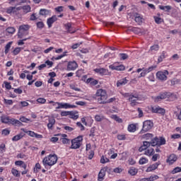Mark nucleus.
I'll list each match as a JSON object with an SVG mask.
<instances>
[{"instance_id": "1", "label": "nucleus", "mask_w": 181, "mask_h": 181, "mask_svg": "<svg viewBox=\"0 0 181 181\" xmlns=\"http://www.w3.org/2000/svg\"><path fill=\"white\" fill-rule=\"evenodd\" d=\"M108 96L107 95V92L105 90L99 89L96 92V100L99 104H107L108 100H107Z\"/></svg>"}, {"instance_id": "2", "label": "nucleus", "mask_w": 181, "mask_h": 181, "mask_svg": "<svg viewBox=\"0 0 181 181\" xmlns=\"http://www.w3.org/2000/svg\"><path fill=\"white\" fill-rule=\"evenodd\" d=\"M29 29H30V25L28 24L20 25L18 32L19 39H23L25 36H28L29 35Z\"/></svg>"}, {"instance_id": "3", "label": "nucleus", "mask_w": 181, "mask_h": 181, "mask_svg": "<svg viewBox=\"0 0 181 181\" xmlns=\"http://www.w3.org/2000/svg\"><path fill=\"white\" fill-rule=\"evenodd\" d=\"M57 163V156L56 155H52L49 156L48 157H45L42 160L44 166H46L47 165L48 166H53V165H56Z\"/></svg>"}, {"instance_id": "4", "label": "nucleus", "mask_w": 181, "mask_h": 181, "mask_svg": "<svg viewBox=\"0 0 181 181\" xmlns=\"http://www.w3.org/2000/svg\"><path fill=\"white\" fill-rule=\"evenodd\" d=\"M71 142V149H78L80 146H81V142H83V136H78V137L72 139Z\"/></svg>"}, {"instance_id": "5", "label": "nucleus", "mask_w": 181, "mask_h": 181, "mask_svg": "<svg viewBox=\"0 0 181 181\" xmlns=\"http://www.w3.org/2000/svg\"><path fill=\"white\" fill-rule=\"evenodd\" d=\"M153 127V122L151 120H146L143 123V128L141 131V134H145V132H148V131H150V129H152V127Z\"/></svg>"}, {"instance_id": "6", "label": "nucleus", "mask_w": 181, "mask_h": 181, "mask_svg": "<svg viewBox=\"0 0 181 181\" xmlns=\"http://www.w3.org/2000/svg\"><path fill=\"white\" fill-rule=\"evenodd\" d=\"M168 76H169V71L168 70L163 71H160L156 73V77L160 81H166L168 80Z\"/></svg>"}, {"instance_id": "7", "label": "nucleus", "mask_w": 181, "mask_h": 181, "mask_svg": "<svg viewBox=\"0 0 181 181\" xmlns=\"http://www.w3.org/2000/svg\"><path fill=\"white\" fill-rule=\"evenodd\" d=\"M169 97H170V93L169 92L162 93L155 98V103H159L160 100H165L166 98H169Z\"/></svg>"}, {"instance_id": "8", "label": "nucleus", "mask_w": 181, "mask_h": 181, "mask_svg": "<svg viewBox=\"0 0 181 181\" xmlns=\"http://www.w3.org/2000/svg\"><path fill=\"white\" fill-rule=\"evenodd\" d=\"M138 100H139V96L136 94L130 95V98H129V101L130 102V105L132 107H135L138 104Z\"/></svg>"}, {"instance_id": "9", "label": "nucleus", "mask_w": 181, "mask_h": 181, "mask_svg": "<svg viewBox=\"0 0 181 181\" xmlns=\"http://www.w3.org/2000/svg\"><path fill=\"white\" fill-rule=\"evenodd\" d=\"M93 71H95V73H98L101 76H111V72L104 68L95 69Z\"/></svg>"}, {"instance_id": "10", "label": "nucleus", "mask_w": 181, "mask_h": 181, "mask_svg": "<svg viewBox=\"0 0 181 181\" xmlns=\"http://www.w3.org/2000/svg\"><path fill=\"white\" fill-rule=\"evenodd\" d=\"M55 136H61L60 141H62V144L69 145L71 141L70 139H67V134H55Z\"/></svg>"}, {"instance_id": "11", "label": "nucleus", "mask_w": 181, "mask_h": 181, "mask_svg": "<svg viewBox=\"0 0 181 181\" xmlns=\"http://www.w3.org/2000/svg\"><path fill=\"white\" fill-rule=\"evenodd\" d=\"M78 67V65L76 62V61L69 62L67 65L68 71H71L76 70Z\"/></svg>"}, {"instance_id": "12", "label": "nucleus", "mask_w": 181, "mask_h": 181, "mask_svg": "<svg viewBox=\"0 0 181 181\" xmlns=\"http://www.w3.org/2000/svg\"><path fill=\"white\" fill-rule=\"evenodd\" d=\"M57 21V16L54 15L51 18H47V25L48 28H52L53 26V23Z\"/></svg>"}, {"instance_id": "13", "label": "nucleus", "mask_w": 181, "mask_h": 181, "mask_svg": "<svg viewBox=\"0 0 181 181\" xmlns=\"http://www.w3.org/2000/svg\"><path fill=\"white\" fill-rule=\"evenodd\" d=\"M176 160H177V156H176V154L173 153L168 156V159L166 160V162L170 165H173V163H175Z\"/></svg>"}, {"instance_id": "14", "label": "nucleus", "mask_w": 181, "mask_h": 181, "mask_svg": "<svg viewBox=\"0 0 181 181\" xmlns=\"http://www.w3.org/2000/svg\"><path fill=\"white\" fill-rule=\"evenodd\" d=\"M105 172H107V168H103L100 170L98 174V180L99 181L104 180V177L105 176Z\"/></svg>"}, {"instance_id": "15", "label": "nucleus", "mask_w": 181, "mask_h": 181, "mask_svg": "<svg viewBox=\"0 0 181 181\" xmlns=\"http://www.w3.org/2000/svg\"><path fill=\"white\" fill-rule=\"evenodd\" d=\"M151 144L149 143V141H144L143 145L141 147H139V151L143 152V151H146L148 148H149Z\"/></svg>"}, {"instance_id": "16", "label": "nucleus", "mask_w": 181, "mask_h": 181, "mask_svg": "<svg viewBox=\"0 0 181 181\" xmlns=\"http://www.w3.org/2000/svg\"><path fill=\"white\" fill-rule=\"evenodd\" d=\"M25 132H26V134H28V135H29L30 136H32V138H37V139L43 138V136H42V134H37L35 133V132L28 131Z\"/></svg>"}, {"instance_id": "17", "label": "nucleus", "mask_w": 181, "mask_h": 181, "mask_svg": "<svg viewBox=\"0 0 181 181\" xmlns=\"http://www.w3.org/2000/svg\"><path fill=\"white\" fill-rule=\"evenodd\" d=\"M64 28L69 33H76V30H73V27L71 26V23H67L64 24Z\"/></svg>"}, {"instance_id": "18", "label": "nucleus", "mask_w": 181, "mask_h": 181, "mask_svg": "<svg viewBox=\"0 0 181 181\" xmlns=\"http://www.w3.org/2000/svg\"><path fill=\"white\" fill-rule=\"evenodd\" d=\"M134 21L138 25H141L144 22V17L139 13H136Z\"/></svg>"}, {"instance_id": "19", "label": "nucleus", "mask_w": 181, "mask_h": 181, "mask_svg": "<svg viewBox=\"0 0 181 181\" xmlns=\"http://www.w3.org/2000/svg\"><path fill=\"white\" fill-rule=\"evenodd\" d=\"M152 112L155 114H165V109L161 107H152Z\"/></svg>"}, {"instance_id": "20", "label": "nucleus", "mask_w": 181, "mask_h": 181, "mask_svg": "<svg viewBox=\"0 0 181 181\" xmlns=\"http://www.w3.org/2000/svg\"><path fill=\"white\" fill-rule=\"evenodd\" d=\"M8 124H11V125H15L16 127H21L23 125L22 122L21 121L16 119H10V122Z\"/></svg>"}, {"instance_id": "21", "label": "nucleus", "mask_w": 181, "mask_h": 181, "mask_svg": "<svg viewBox=\"0 0 181 181\" xmlns=\"http://www.w3.org/2000/svg\"><path fill=\"white\" fill-rule=\"evenodd\" d=\"M159 165H160L159 163H156L150 165L146 169V172H152L153 170H156V169H158V167L159 166Z\"/></svg>"}, {"instance_id": "22", "label": "nucleus", "mask_w": 181, "mask_h": 181, "mask_svg": "<svg viewBox=\"0 0 181 181\" xmlns=\"http://www.w3.org/2000/svg\"><path fill=\"white\" fill-rule=\"evenodd\" d=\"M52 13V11L47 10L46 8H41L40 10V15L42 16H47V15H50Z\"/></svg>"}, {"instance_id": "23", "label": "nucleus", "mask_w": 181, "mask_h": 181, "mask_svg": "<svg viewBox=\"0 0 181 181\" xmlns=\"http://www.w3.org/2000/svg\"><path fill=\"white\" fill-rule=\"evenodd\" d=\"M144 155H146L147 156H152L153 155H155V149L152 148H147L144 152Z\"/></svg>"}, {"instance_id": "24", "label": "nucleus", "mask_w": 181, "mask_h": 181, "mask_svg": "<svg viewBox=\"0 0 181 181\" xmlns=\"http://www.w3.org/2000/svg\"><path fill=\"white\" fill-rule=\"evenodd\" d=\"M153 19H154L156 23H157L158 25H160V23H162V22H163V20L162 19V18H160V13H158L157 16H154Z\"/></svg>"}, {"instance_id": "25", "label": "nucleus", "mask_w": 181, "mask_h": 181, "mask_svg": "<svg viewBox=\"0 0 181 181\" xmlns=\"http://www.w3.org/2000/svg\"><path fill=\"white\" fill-rule=\"evenodd\" d=\"M159 9L164 11V12H170L172 10L171 6H158Z\"/></svg>"}, {"instance_id": "26", "label": "nucleus", "mask_w": 181, "mask_h": 181, "mask_svg": "<svg viewBox=\"0 0 181 181\" xmlns=\"http://www.w3.org/2000/svg\"><path fill=\"white\" fill-rule=\"evenodd\" d=\"M142 139H146V141H150L153 139V134H151V133H147L146 134H144L141 136Z\"/></svg>"}, {"instance_id": "27", "label": "nucleus", "mask_w": 181, "mask_h": 181, "mask_svg": "<svg viewBox=\"0 0 181 181\" xmlns=\"http://www.w3.org/2000/svg\"><path fill=\"white\" fill-rule=\"evenodd\" d=\"M56 124V119L52 117L49 119V123L47 124V127L49 129H52L53 128V125Z\"/></svg>"}, {"instance_id": "28", "label": "nucleus", "mask_w": 181, "mask_h": 181, "mask_svg": "<svg viewBox=\"0 0 181 181\" xmlns=\"http://www.w3.org/2000/svg\"><path fill=\"white\" fill-rule=\"evenodd\" d=\"M150 146H156V145H159V138L155 137L151 139V142H149Z\"/></svg>"}, {"instance_id": "29", "label": "nucleus", "mask_w": 181, "mask_h": 181, "mask_svg": "<svg viewBox=\"0 0 181 181\" xmlns=\"http://www.w3.org/2000/svg\"><path fill=\"white\" fill-rule=\"evenodd\" d=\"M128 83V80L127 78H123L117 82V87H121V86H125Z\"/></svg>"}, {"instance_id": "30", "label": "nucleus", "mask_w": 181, "mask_h": 181, "mask_svg": "<svg viewBox=\"0 0 181 181\" xmlns=\"http://www.w3.org/2000/svg\"><path fill=\"white\" fill-rule=\"evenodd\" d=\"M23 136H25V134L21 133L19 134L14 136L12 138V141H19V139H22V138H23Z\"/></svg>"}, {"instance_id": "31", "label": "nucleus", "mask_w": 181, "mask_h": 181, "mask_svg": "<svg viewBox=\"0 0 181 181\" xmlns=\"http://www.w3.org/2000/svg\"><path fill=\"white\" fill-rule=\"evenodd\" d=\"M6 33H8V35H13L15 32H16V29H15L13 27H8L6 29Z\"/></svg>"}, {"instance_id": "32", "label": "nucleus", "mask_w": 181, "mask_h": 181, "mask_svg": "<svg viewBox=\"0 0 181 181\" xmlns=\"http://www.w3.org/2000/svg\"><path fill=\"white\" fill-rule=\"evenodd\" d=\"M128 173H129V175H131L132 176H135V175L138 173V169L132 167L129 170Z\"/></svg>"}, {"instance_id": "33", "label": "nucleus", "mask_w": 181, "mask_h": 181, "mask_svg": "<svg viewBox=\"0 0 181 181\" xmlns=\"http://www.w3.org/2000/svg\"><path fill=\"white\" fill-rule=\"evenodd\" d=\"M77 114V112H70L69 118H71L72 119H77L78 118V115Z\"/></svg>"}, {"instance_id": "34", "label": "nucleus", "mask_w": 181, "mask_h": 181, "mask_svg": "<svg viewBox=\"0 0 181 181\" xmlns=\"http://www.w3.org/2000/svg\"><path fill=\"white\" fill-rule=\"evenodd\" d=\"M87 83H90L91 86H97V84H98V81L89 78L87 79Z\"/></svg>"}, {"instance_id": "35", "label": "nucleus", "mask_w": 181, "mask_h": 181, "mask_svg": "<svg viewBox=\"0 0 181 181\" xmlns=\"http://www.w3.org/2000/svg\"><path fill=\"white\" fill-rule=\"evenodd\" d=\"M132 31L134 32L136 35H141L142 33V30L139 28L134 27L132 29Z\"/></svg>"}, {"instance_id": "36", "label": "nucleus", "mask_w": 181, "mask_h": 181, "mask_svg": "<svg viewBox=\"0 0 181 181\" xmlns=\"http://www.w3.org/2000/svg\"><path fill=\"white\" fill-rule=\"evenodd\" d=\"M128 131L129 132H135L136 131V126H135V124H134L129 125Z\"/></svg>"}, {"instance_id": "37", "label": "nucleus", "mask_w": 181, "mask_h": 181, "mask_svg": "<svg viewBox=\"0 0 181 181\" xmlns=\"http://www.w3.org/2000/svg\"><path fill=\"white\" fill-rule=\"evenodd\" d=\"M11 173L13 175V176H16V177H21V174L19 173V171L15 168H13L11 170Z\"/></svg>"}, {"instance_id": "38", "label": "nucleus", "mask_w": 181, "mask_h": 181, "mask_svg": "<svg viewBox=\"0 0 181 181\" xmlns=\"http://www.w3.org/2000/svg\"><path fill=\"white\" fill-rule=\"evenodd\" d=\"M11 118L9 117H1V122L3 124H9Z\"/></svg>"}, {"instance_id": "39", "label": "nucleus", "mask_w": 181, "mask_h": 181, "mask_svg": "<svg viewBox=\"0 0 181 181\" xmlns=\"http://www.w3.org/2000/svg\"><path fill=\"white\" fill-rule=\"evenodd\" d=\"M22 9H23V11H24V12L25 13H28V12H30L32 8L30 7V6L27 5V6H23L22 7Z\"/></svg>"}, {"instance_id": "40", "label": "nucleus", "mask_w": 181, "mask_h": 181, "mask_svg": "<svg viewBox=\"0 0 181 181\" xmlns=\"http://www.w3.org/2000/svg\"><path fill=\"white\" fill-rule=\"evenodd\" d=\"M139 165H145V163H148V159L146 158H141L139 161Z\"/></svg>"}, {"instance_id": "41", "label": "nucleus", "mask_w": 181, "mask_h": 181, "mask_svg": "<svg viewBox=\"0 0 181 181\" xmlns=\"http://www.w3.org/2000/svg\"><path fill=\"white\" fill-rule=\"evenodd\" d=\"M166 144V140L165 138L160 137L158 139V146H160V145H165Z\"/></svg>"}, {"instance_id": "42", "label": "nucleus", "mask_w": 181, "mask_h": 181, "mask_svg": "<svg viewBox=\"0 0 181 181\" xmlns=\"http://www.w3.org/2000/svg\"><path fill=\"white\" fill-rule=\"evenodd\" d=\"M36 25L38 29H43V28H45V23L42 21L37 22Z\"/></svg>"}, {"instance_id": "43", "label": "nucleus", "mask_w": 181, "mask_h": 181, "mask_svg": "<svg viewBox=\"0 0 181 181\" xmlns=\"http://www.w3.org/2000/svg\"><path fill=\"white\" fill-rule=\"evenodd\" d=\"M179 172H181V167H176L172 170L171 173L175 175V173H179Z\"/></svg>"}, {"instance_id": "44", "label": "nucleus", "mask_w": 181, "mask_h": 181, "mask_svg": "<svg viewBox=\"0 0 181 181\" xmlns=\"http://www.w3.org/2000/svg\"><path fill=\"white\" fill-rule=\"evenodd\" d=\"M107 162H110V159L103 156L100 158V163H107Z\"/></svg>"}, {"instance_id": "45", "label": "nucleus", "mask_w": 181, "mask_h": 181, "mask_svg": "<svg viewBox=\"0 0 181 181\" xmlns=\"http://www.w3.org/2000/svg\"><path fill=\"white\" fill-rule=\"evenodd\" d=\"M120 60H127L128 59V54H119Z\"/></svg>"}, {"instance_id": "46", "label": "nucleus", "mask_w": 181, "mask_h": 181, "mask_svg": "<svg viewBox=\"0 0 181 181\" xmlns=\"http://www.w3.org/2000/svg\"><path fill=\"white\" fill-rule=\"evenodd\" d=\"M64 108H76V105H70L69 103H64Z\"/></svg>"}, {"instance_id": "47", "label": "nucleus", "mask_w": 181, "mask_h": 181, "mask_svg": "<svg viewBox=\"0 0 181 181\" xmlns=\"http://www.w3.org/2000/svg\"><path fill=\"white\" fill-rule=\"evenodd\" d=\"M116 70L117 71H124V70H125V66L122 64L119 66H117Z\"/></svg>"}, {"instance_id": "48", "label": "nucleus", "mask_w": 181, "mask_h": 181, "mask_svg": "<svg viewBox=\"0 0 181 181\" xmlns=\"http://www.w3.org/2000/svg\"><path fill=\"white\" fill-rule=\"evenodd\" d=\"M117 139H119V141H125L127 137L125 136V134H119L117 135Z\"/></svg>"}, {"instance_id": "49", "label": "nucleus", "mask_w": 181, "mask_h": 181, "mask_svg": "<svg viewBox=\"0 0 181 181\" xmlns=\"http://www.w3.org/2000/svg\"><path fill=\"white\" fill-rule=\"evenodd\" d=\"M158 179H159V176L158 175H151L148 177V180L150 181L158 180Z\"/></svg>"}, {"instance_id": "50", "label": "nucleus", "mask_w": 181, "mask_h": 181, "mask_svg": "<svg viewBox=\"0 0 181 181\" xmlns=\"http://www.w3.org/2000/svg\"><path fill=\"white\" fill-rule=\"evenodd\" d=\"M9 134H11V131L8 130V129H5L1 131L2 135L7 136L9 135Z\"/></svg>"}, {"instance_id": "51", "label": "nucleus", "mask_w": 181, "mask_h": 181, "mask_svg": "<svg viewBox=\"0 0 181 181\" xmlns=\"http://www.w3.org/2000/svg\"><path fill=\"white\" fill-rule=\"evenodd\" d=\"M21 50H22V48L21 47H16L13 51V53L16 56V54H18L21 52Z\"/></svg>"}, {"instance_id": "52", "label": "nucleus", "mask_w": 181, "mask_h": 181, "mask_svg": "<svg viewBox=\"0 0 181 181\" xmlns=\"http://www.w3.org/2000/svg\"><path fill=\"white\" fill-rule=\"evenodd\" d=\"M113 119H115V121H117V122H122V119L119 118V117L117 116V115H113L112 116Z\"/></svg>"}, {"instance_id": "53", "label": "nucleus", "mask_w": 181, "mask_h": 181, "mask_svg": "<svg viewBox=\"0 0 181 181\" xmlns=\"http://www.w3.org/2000/svg\"><path fill=\"white\" fill-rule=\"evenodd\" d=\"M71 114L70 111H63L61 112V117H67Z\"/></svg>"}, {"instance_id": "54", "label": "nucleus", "mask_w": 181, "mask_h": 181, "mask_svg": "<svg viewBox=\"0 0 181 181\" xmlns=\"http://www.w3.org/2000/svg\"><path fill=\"white\" fill-rule=\"evenodd\" d=\"M4 101L7 105H12L13 104V101L12 100L4 99Z\"/></svg>"}, {"instance_id": "55", "label": "nucleus", "mask_w": 181, "mask_h": 181, "mask_svg": "<svg viewBox=\"0 0 181 181\" xmlns=\"http://www.w3.org/2000/svg\"><path fill=\"white\" fill-rule=\"evenodd\" d=\"M70 88H71V90H74L75 91H81V89L76 87V85H70Z\"/></svg>"}, {"instance_id": "56", "label": "nucleus", "mask_w": 181, "mask_h": 181, "mask_svg": "<svg viewBox=\"0 0 181 181\" xmlns=\"http://www.w3.org/2000/svg\"><path fill=\"white\" fill-rule=\"evenodd\" d=\"M37 102L39 103L40 104H45V103H46V99L43 98H40L37 100Z\"/></svg>"}, {"instance_id": "57", "label": "nucleus", "mask_w": 181, "mask_h": 181, "mask_svg": "<svg viewBox=\"0 0 181 181\" xmlns=\"http://www.w3.org/2000/svg\"><path fill=\"white\" fill-rule=\"evenodd\" d=\"M76 125H77V127H78L81 129V131H84L85 127H84V126L81 124V122H78L76 123Z\"/></svg>"}, {"instance_id": "58", "label": "nucleus", "mask_w": 181, "mask_h": 181, "mask_svg": "<svg viewBox=\"0 0 181 181\" xmlns=\"http://www.w3.org/2000/svg\"><path fill=\"white\" fill-rule=\"evenodd\" d=\"M20 104H21V108H22V107H28V105H29V103H28V102H26V101H22V102H21L20 103Z\"/></svg>"}, {"instance_id": "59", "label": "nucleus", "mask_w": 181, "mask_h": 181, "mask_svg": "<svg viewBox=\"0 0 181 181\" xmlns=\"http://www.w3.org/2000/svg\"><path fill=\"white\" fill-rule=\"evenodd\" d=\"M151 52H158L159 50V47L158 46H151L150 48Z\"/></svg>"}, {"instance_id": "60", "label": "nucleus", "mask_w": 181, "mask_h": 181, "mask_svg": "<svg viewBox=\"0 0 181 181\" xmlns=\"http://www.w3.org/2000/svg\"><path fill=\"white\" fill-rule=\"evenodd\" d=\"M64 129H65V131H68V132H71V131L74 130V129H73V127H70L69 126H65L64 127Z\"/></svg>"}, {"instance_id": "61", "label": "nucleus", "mask_w": 181, "mask_h": 181, "mask_svg": "<svg viewBox=\"0 0 181 181\" xmlns=\"http://www.w3.org/2000/svg\"><path fill=\"white\" fill-rule=\"evenodd\" d=\"M37 19V17H36V13H33L30 17V21H36Z\"/></svg>"}, {"instance_id": "62", "label": "nucleus", "mask_w": 181, "mask_h": 181, "mask_svg": "<svg viewBox=\"0 0 181 181\" xmlns=\"http://www.w3.org/2000/svg\"><path fill=\"white\" fill-rule=\"evenodd\" d=\"M158 158H159V154H154V155H153L152 160L153 162H156V160H158Z\"/></svg>"}, {"instance_id": "63", "label": "nucleus", "mask_w": 181, "mask_h": 181, "mask_svg": "<svg viewBox=\"0 0 181 181\" xmlns=\"http://www.w3.org/2000/svg\"><path fill=\"white\" fill-rule=\"evenodd\" d=\"M113 172H115V173H121V172H122V169L119 168H116L113 170Z\"/></svg>"}, {"instance_id": "64", "label": "nucleus", "mask_w": 181, "mask_h": 181, "mask_svg": "<svg viewBox=\"0 0 181 181\" xmlns=\"http://www.w3.org/2000/svg\"><path fill=\"white\" fill-rule=\"evenodd\" d=\"M56 12H63V6H58L55 8Z\"/></svg>"}]
</instances>
